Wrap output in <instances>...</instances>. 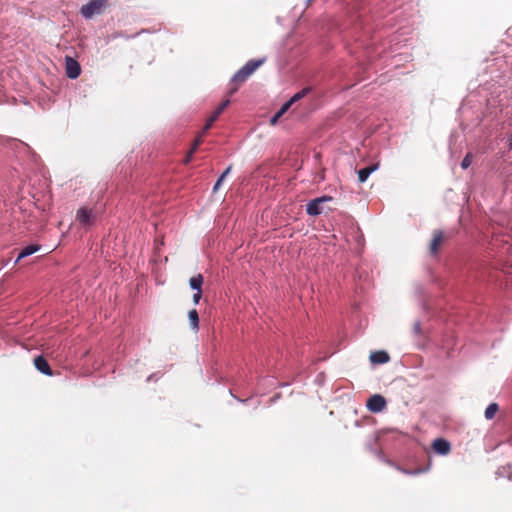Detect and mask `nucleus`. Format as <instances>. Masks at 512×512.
I'll use <instances>...</instances> for the list:
<instances>
[{
	"label": "nucleus",
	"mask_w": 512,
	"mask_h": 512,
	"mask_svg": "<svg viewBox=\"0 0 512 512\" xmlns=\"http://www.w3.org/2000/svg\"><path fill=\"white\" fill-rule=\"evenodd\" d=\"M380 167V163L379 162H375L369 166H366L364 168H361L357 171V174H358V181L360 183H364L367 181V179L369 178V176L377 171Z\"/></svg>",
	"instance_id": "7"
},
{
	"label": "nucleus",
	"mask_w": 512,
	"mask_h": 512,
	"mask_svg": "<svg viewBox=\"0 0 512 512\" xmlns=\"http://www.w3.org/2000/svg\"><path fill=\"white\" fill-rule=\"evenodd\" d=\"M369 359L373 364H385L390 360V356L386 351L379 350L372 352Z\"/></svg>",
	"instance_id": "12"
},
{
	"label": "nucleus",
	"mask_w": 512,
	"mask_h": 512,
	"mask_svg": "<svg viewBox=\"0 0 512 512\" xmlns=\"http://www.w3.org/2000/svg\"><path fill=\"white\" fill-rule=\"evenodd\" d=\"M443 239H444V235L441 230L434 232V235L431 240L430 247H429L431 255L435 256L438 254V249H439V246L442 244Z\"/></svg>",
	"instance_id": "11"
},
{
	"label": "nucleus",
	"mask_w": 512,
	"mask_h": 512,
	"mask_svg": "<svg viewBox=\"0 0 512 512\" xmlns=\"http://www.w3.org/2000/svg\"><path fill=\"white\" fill-rule=\"evenodd\" d=\"M229 393L231 394V396H233V397H234L235 399H237L239 402L246 403V402H248V401H249V399H244V400H243V399H240V398H238V397L234 396L231 390L229 391Z\"/></svg>",
	"instance_id": "27"
},
{
	"label": "nucleus",
	"mask_w": 512,
	"mask_h": 512,
	"mask_svg": "<svg viewBox=\"0 0 512 512\" xmlns=\"http://www.w3.org/2000/svg\"><path fill=\"white\" fill-rule=\"evenodd\" d=\"M369 450L374 453L380 460L385 461L384 456L381 451H378L374 448H372L370 445H368Z\"/></svg>",
	"instance_id": "23"
},
{
	"label": "nucleus",
	"mask_w": 512,
	"mask_h": 512,
	"mask_svg": "<svg viewBox=\"0 0 512 512\" xmlns=\"http://www.w3.org/2000/svg\"><path fill=\"white\" fill-rule=\"evenodd\" d=\"M432 448L437 454L445 456L451 451V444L444 438H437L433 441Z\"/></svg>",
	"instance_id": "6"
},
{
	"label": "nucleus",
	"mask_w": 512,
	"mask_h": 512,
	"mask_svg": "<svg viewBox=\"0 0 512 512\" xmlns=\"http://www.w3.org/2000/svg\"><path fill=\"white\" fill-rule=\"evenodd\" d=\"M413 332L415 335L421 334V322L419 320L415 321L413 324Z\"/></svg>",
	"instance_id": "22"
},
{
	"label": "nucleus",
	"mask_w": 512,
	"mask_h": 512,
	"mask_svg": "<svg viewBox=\"0 0 512 512\" xmlns=\"http://www.w3.org/2000/svg\"><path fill=\"white\" fill-rule=\"evenodd\" d=\"M106 4L107 0H90L81 7L80 13L85 19H91L93 16L101 14Z\"/></svg>",
	"instance_id": "2"
},
{
	"label": "nucleus",
	"mask_w": 512,
	"mask_h": 512,
	"mask_svg": "<svg viewBox=\"0 0 512 512\" xmlns=\"http://www.w3.org/2000/svg\"><path fill=\"white\" fill-rule=\"evenodd\" d=\"M231 169H232V165H229L225 170L224 172L220 175V177L217 179L216 183L214 184L213 186V192H217L218 189L220 188L222 182L224 181V179L228 176V174L231 172Z\"/></svg>",
	"instance_id": "19"
},
{
	"label": "nucleus",
	"mask_w": 512,
	"mask_h": 512,
	"mask_svg": "<svg viewBox=\"0 0 512 512\" xmlns=\"http://www.w3.org/2000/svg\"><path fill=\"white\" fill-rule=\"evenodd\" d=\"M76 219L82 226H91L95 222V215L92 210L81 207L76 212Z\"/></svg>",
	"instance_id": "5"
},
{
	"label": "nucleus",
	"mask_w": 512,
	"mask_h": 512,
	"mask_svg": "<svg viewBox=\"0 0 512 512\" xmlns=\"http://www.w3.org/2000/svg\"><path fill=\"white\" fill-rule=\"evenodd\" d=\"M427 469H425L426 471ZM404 473L408 474V475H417L421 472H424V470H421V469H416V470H403Z\"/></svg>",
	"instance_id": "25"
},
{
	"label": "nucleus",
	"mask_w": 512,
	"mask_h": 512,
	"mask_svg": "<svg viewBox=\"0 0 512 512\" xmlns=\"http://www.w3.org/2000/svg\"><path fill=\"white\" fill-rule=\"evenodd\" d=\"M203 276L198 274L189 280V285L192 290L202 291Z\"/></svg>",
	"instance_id": "16"
},
{
	"label": "nucleus",
	"mask_w": 512,
	"mask_h": 512,
	"mask_svg": "<svg viewBox=\"0 0 512 512\" xmlns=\"http://www.w3.org/2000/svg\"><path fill=\"white\" fill-rule=\"evenodd\" d=\"M153 377H154V374L149 375L148 378H147V381H151Z\"/></svg>",
	"instance_id": "30"
},
{
	"label": "nucleus",
	"mask_w": 512,
	"mask_h": 512,
	"mask_svg": "<svg viewBox=\"0 0 512 512\" xmlns=\"http://www.w3.org/2000/svg\"><path fill=\"white\" fill-rule=\"evenodd\" d=\"M472 163L471 155L467 154L461 161V167L467 169Z\"/></svg>",
	"instance_id": "21"
},
{
	"label": "nucleus",
	"mask_w": 512,
	"mask_h": 512,
	"mask_svg": "<svg viewBox=\"0 0 512 512\" xmlns=\"http://www.w3.org/2000/svg\"><path fill=\"white\" fill-rule=\"evenodd\" d=\"M188 318L190 327L192 330L197 331L199 329V314L196 309H192L188 312Z\"/></svg>",
	"instance_id": "15"
},
{
	"label": "nucleus",
	"mask_w": 512,
	"mask_h": 512,
	"mask_svg": "<svg viewBox=\"0 0 512 512\" xmlns=\"http://www.w3.org/2000/svg\"><path fill=\"white\" fill-rule=\"evenodd\" d=\"M332 197L329 196V195H324V196H321V197H318V200H320V203L323 204V203H326V202H330L332 201Z\"/></svg>",
	"instance_id": "26"
},
{
	"label": "nucleus",
	"mask_w": 512,
	"mask_h": 512,
	"mask_svg": "<svg viewBox=\"0 0 512 512\" xmlns=\"http://www.w3.org/2000/svg\"><path fill=\"white\" fill-rule=\"evenodd\" d=\"M201 143V139L198 138L195 140L191 150L189 151L188 155H187V158H186V163L190 162L191 161V158H192V155L195 153V151L197 150L198 146L200 145Z\"/></svg>",
	"instance_id": "20"
},
{
	"label": "nucleus",
	"mask_w": 512,
	"mask_h": 512,
	"mask_svg": "<svg viewBox=\"0 0 512 512\" xmlns=\"http://www.w3.org/2000/svg\"><path fill=\"white\" fill-rule=\"evenodd\" d=\"M34 365L40 373L47 376L53 375V371L48 361L42 355H39L34 359Z\"/></svg>",
	"instance_id": "8"
},
{
	"label": "nucleus",
	"mask_w": 512,
	"mask_h": 512,
	"mask_svg": "<svg viewBox=\"0 0 512 512\" xmlns=\"http://www.w3.org/2000/svg\"><path fill=\"white\" fill-rule=\"evenodd\" d=\"M366 406L370 412H382L386 407V399L380 394H374L367 400Z\"/></svg>",
	"instance_id": "3"
},
{
	"label": "nucleus",
	"mask_w": 512,
	"mask_h": 512,
	"mask_svg": "<svg viewBox=\"0 0 512 512\" xmlns=\"http://www.w3.org/2000/svg\"><path fill=\"white\" fill-rule=\"evenodd\" d=\"M323 212L322 204L318 198L310 200L306 205V213L309 216H318Z\"/></svg>",
	"instance_id": "10"
},
{
	"label": "nucleus",
	"mask_w": 512,
	"mask_h": 512,
	"mask_svg": "<svg viewBox=\"0 0 512 512\" xmlns=\"http://www.w3.org/2000/svg\"><path fill=\"white\" fill-rule=\"evenodd\" d=\"M265 58L251 59L241 67L231 78L233 83H242L246 81L264 62Z\"/></svg>",
	"instance_id": "1"
},
{
	"label": "nucleus",
	"mask_w": 512,
	"mask_h": 512,
	"mask_svg": "<svg viewBox=\"0 0 512 512\" xmlns=\"http://www.w3.org/2000/svg\"><path fill=\"white\" fill-rule=\"evenodd\" d=\"M289 104L284 103L280 109L271 117L270 123L275 125L278 122V119L284 115L289 110Z\"/></svg>",
	"instance_id": "17"
},
{
	"label": "nucleus",
	"mask_w": 512,
	"mask_h": 512,
	"mask_svg": "<svg viewBox=\"0 0 512 512\" xmlns=\"http://www.w3.org/2000/svg\"><path fill=\"white\" fill-rule=\"evenodd\" d=\"M65 68L66 75L69 79H76L81 74V66L79 62L70 56L65 57Z\"/></svg>",
	"instance_id": "4"
},
{
	"label": "nucleus",
	"mask_w": 512,
	"mask_h": 512,
	"mask_svg": "<svg viewBox=\"0 0 512 512\" xmlns=\"http://www.w3.org/2000/svg\"><path fill=\"white\" fill-rule=\"evenodd\" d=\"M498 409H499V406H498V404H497V403H494V402H493V403L489 404V405L487 406L486 410H485V413H484L485 418H486L487 420H491V419H493V418H494V416H495V414H496V412L498 411Z\"/></svg>",
	"instance_id": "18"
},
{
	"label": "nucleus",
	"mask_w": 512,
	"mask_h": 512,
	"mask_svg": "<svg viewBox=\"0 0 512 512\" xmlns=\"http://www.w3.org/2000/svg\"><path fill=\"white\" fill-rule=\"evenodd\" d=\"M509 147L512 148V135L509 138Z\"/></svg>",
	"instance_id": "28"
},
{
	"label": "nucleus",
	"mask_w": 512,
	"mask_h": 512,
	"mask_svg": "<svg viewBox=\"0 0 512 512\" xmlns=\"http://www.w3.org/2000/svg\"><path fill=\"white\" fill-rule=\"evenodd\" d=\"M201 296H202V291H196L194 294H193V303L195 305H197L201 299Z\"/></svg>",
	"instance_id": "24"
},
{
	"label": "nucleus",
	"mask_w": 512,
	"mask_h": 512,
	"mask_svg": "<svg viewBox=\"0 0 512 512\" xmlns=\"http://www.w3.org/2000/svg\"><path fill=\"white\" fill-rule=\"evenodd\" d=\"M230 104V100L223 101L218 108L214 111V113L211 115V117L207 120L204 130H208L212 127L213 123L218 119V117L221 115V113L224 111V109Z\"/></svg>",
	"instance_id": "9"
},
{
	"label": "nucleus",
	"mask_w": 512,
	"mask_h": 512,
	"mask_svg": "<svg viewBox=\"0 0 512 512\" xmlns=\"http://www.w3.org/2000/svg\"><path fill=\"white\" fill-rule=\"evenodd\" d=\"M311 91L310 87H305L302 90L295 93L288 101H286V104H289V107H291L295 102L301 100L304 98L309 92Z\"/></svg>",
	"instance_id": "14"
},
{
	"label": "nucleus",
	"mask_w": 512,
	"mask_h": 512,
	"mask_svg": "<svg viewBox=\"0 0 512 512\" xmlns=\"http://www.w3.org/2000/svg\"><path fill=\"white\" fill-rule=\"evenodd\" d=\"M278 398H279V395L274 396V397L271 399V402H274L275 400H278Z\"/></svg>",
	"instance_id": "29"
},
{
	"label": "nucleus",
	"mask_w": 512,
	"mask_h": 512,
	"mask_svg": "<svg viewBox=\"0 0 512 512\" xmlns=\"http://www.w3.org/2000/svg\"><path fill=\"white\" fill-rule=\"evenodd\" d=\"M40 249H41V246L38 244L27 245L26 247L21 249V251L19 252V254L15 260V264L18 263L21 259L26 258V257L38 252Z\"/></svg>",
	"instance_id": "13"
}]
</instances>
